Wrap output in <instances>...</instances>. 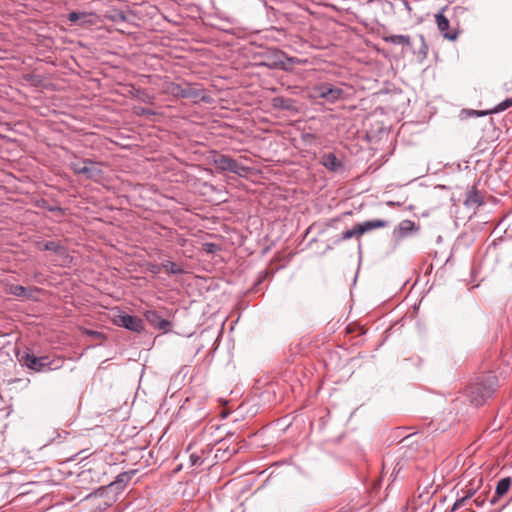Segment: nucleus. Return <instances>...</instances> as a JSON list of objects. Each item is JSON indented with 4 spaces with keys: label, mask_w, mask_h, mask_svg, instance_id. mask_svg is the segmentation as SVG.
I'll return each mask as SVG.
<instances>
[{
    "label": "nucleus",
    "mask_w": 512,
    "mask_h": 512,
    "mask_svg": "<svg viewBox=\"0 0 512 512\" xmlns=\"http://www.w3.org/2000/svg\"><path fill=\"white\" fill-rule=\"evenodd\" d=\"M87 163H90V159L86 158V159H78V158H75L73 161H71L70 163V168L73 170V172L75 174H82V168L83 166H86Z\"/></svg>",
    "instance_id": "nucleus-24"
},
{
    "label": "nucleus",
    "mask_w": 512,
    "mask_h": 512,
    "mask_svg": "<svg viewBox=\"0 0 512 512\" xmlns=\"http://www.w3.org/2000/svg\"><path fill=\"white\" fill-rule=\"evenodd\" d=\"M190 462H191V465H193V466H199L203 463V460L200 456H198L196 454H191Z\"/></svg>",
    "instance_id": "nucleus-27"
},
{
    "label": "nucleus",
    "mask_w": 512,
    "mask_h": 512,
    "mask_svg": "<svg viewBox=\"0 0 512 512\" xmlns=\"http://www.w3.org/2000/svg\"><path fill=\"white\" fill-rule=\"evenodd\" d=\"M420 39H421V42H422V47H421L420 52L423 53L424 56H426L427 50H428V46L425 43V39H424L423 35H420Z\"/></svg>",
    "instance_id": "nucleus-29"
},
{
    "label": "nucleus",
    "mask_w": 512,
    "mask_h": 512,
    "mask_svg": "<svg viewBox=\"0 0 512 512\" xmlns=\"http://www.w3.org/2000/svg\"><path fill=\"white\" fill-rule=\"evenodd\" d=\"M498 387L497 377L493 374L486 375L482 381L467 386L465 394L471 404L481 406L492 397Z\"/></svg>",
    "instance_id": "nucleus-1"
},
{
    "label": "nucleus",
    "mask_w": 512,
    "mask_h": 512,
    "mask_svg": "<svg viewBox=\"0 0 512 512\" xmlns=\"http://www.w3.org/2000/svg\"><path fill=\"white\" fill-rule=\"evenodd\" d=\"M345 92L343 89L334 86L330 83H322L314 88V96L316 98L324 99L329 103H335L343 99Z\"/></svg>",
    "instance_id": "nucleus-4"
},
{
    "label": "nucleus",
    "mask_w": 512,
    "mask_h": 512,
    "mask_svg": "<svg viewBox=\"0 0 512 512\" xmlns=\"http://www.w3.org/2000/svg\"><path fill=\"white\" fill-rule=\"evenodd\" d=\"M212 163L217 170L221 172L229 171L240 177H245L250 170V168L243 166L242 164L238 163L235 159L225 154L215 155L213 157Z\"/></svg>",
    "instance_id": "nucleus-3"
},
{
    "label": "nucleus",
    "mask_w": 512,
    "mask_h": 512,
    "mask_svg": "<svg viewBox=\"0 0 512 512\" xmlns=\"http://www.w3.org/2000/svg\"><path fill=\"white\" fill-rule=\"evenodd\" d=\"M82 175H85L87 179L99 180L103 176V171L100 168V164L90 159V163L82 168Z\"/></svg>",
    "instance_id": "nucleus-11"
},
{
    "label": "nucleus",
    "mask_w": 512,
    "mask_h": 512,
    "mask_svg": "<svg viewBox=\"0 0 512 512\" xmlns=\"http://www.w3.org/2000/svg\"><path fill=\"white\" fill-rule=\"evenodd\" d=\"M271 105L274 109L297 112L296 102L292 98L277 96L272 98Z\"/></svg>",
    "instance_id": "nucleus-10"
},
{
    "label": "nucleus",
    "mask_w": 512,
    "mask_h": 512,
    "mask_svg": "<svg viewBox=\"0 0 512 512\" xmlns=\"http://www.w3.org/2000/svg\"><path fill=\"white\" fill-rule=\"evenodd\" d=\"M93 17L92 13L88 12H79V11H72L68 14V20L73 23L80 26H85L87 24L92 23L91 18Z\"/></svg>",
    "instance_id": "nucleus-16"
},
{
    "label": "nucleus",
    "mask_w": 512,
    "mask_h": 512,
    "mask_svg": "<svg viewBox=\"0 0 512 512\" xmlns=\"http://www.w3.org/2000/svg\"><path fill=\"white\" fill-rule=\"evenodd\" d=\"M383 40L386 43H391L395 45L411 46V40L408 35H389L385 36Z\"/></svg>",
    "instance_id": "nucleus-21"
},
{
    "label": "nucleus",
    "mask_w": 512,
    "mask_h": 512,
    "mask_svg": "<svg viewBox=\"0 0 512 512\" xmlns=\"http://www.w3.org/2000/svg\"><path fill=\"white\" fill-rule=\"evenodd\" d=\"M162 268L170 274H182L184 271L182 268L178 267L174 262L172 261H166L165 263H162Z\"/></svg>",
    "instance_id": "nucleus-26"
},
{
    "label": "nucleus",
    "mask_w": 512,
    "mask_h": 512,
    "mask_svg": "<svg viewBox=\"0 0 512 512\" xmlns=\"http://www.w3.org/2000/svg\"><path fill=\"white\" fill-rule=\"evenodd\" d=\"M287 60L289 61L290 64H294L295 63L294 58H287Z\"/></svg>",
    "instance_id": "nucleus-34"
},
{
    "label": "nucleus",
    "mask_w": 512,
    "mask_h": 512,
    "mask_svg": "<svg viewBox=\"0 0 512 512\" xmlns=\"http://www.w3.org/2000/svg\"><path fill=\"white\" fill-rule=\"evenodd\" d=\"M465 204L468 206H480L483 204V198L475 187L466 193Z\"/></svg>",
    "instance_id": "nucleus-20"
},
{
    "label": "nucleus",
    "mask_w": 512,
    "mask_h": 512,
    "mask_svg": "<svg viewBox=\"0 0 512 512\" xmlns=\"http://www.w3.org/2000/svg\"><path fill=\"white\" fill-rule=\"evenodd\" d=\"M146 320L154 327L163 330L168 331L171 327V323L162 318L160 314L155 310H148L144 314Z\"/></svg>",
    "instance_id": "nucleus-9"
},
{
    "label": "nucleus",
    "mask_w": 512,
    "mask_h": 512,
    "mask_svg": "<svg viewBox=\"0 0 512 512\" xmlns=\"http://www.w3.org/2000/svg\"><path fill=\"white\" fill-rule=\"evenodd\" d=\"M48 210L50 212H58V213H63V209L59 206H53V207H49Z\"/></svg>",
    "instance_id": "nucleus-33"
},
{
    "label": "nucleus",
    "mask_w": 512,
    "mask_h": 512,
    "mask_svg": "<svg viewBox=\"0 0 512 512\" xmlns=\"http://www.w3.org/2000/svg\"><path fill=\"white\" fill-rule=\"evenodd\" d=\"M284 58V53L281 52V51H274V59L272 62L270 63H267L266 65L269 67V68H281V69H286V66H285V62L283 60Z\"/></svg>",
    "instance_id": "nucleus-22"
},
{
    "label": "nucleus",
    "mask_w": 512,
    "mask_h": 512,
    "mask_svg": "<svg viewBox=\"0 0 512 512\" xmlns=\"http://www.w3.org/2000/svg\"><path fill=\"white\" fill-rule=\"evenodd\" d=\"M8 293L16 297L31 298L32 289L26 288L22 285L12 284L8 286Z\"/></svg>",
    "instance_id": "nucleus-19"
},
{
    "label": "nucleus",
    "mask_w": 512,
    "mask_h": 512,
    "mask_svg": "<svg viewBox=\"0 0 512 512\" xmlns=\"http://www.w3.org/2000/svg\"><path fill=\"white\" fill-rule=\"evenodd\" d=\"M135 474V471L134 470H131V471H126V472H123V473H120L116 479L111 482L109 484V487L112 488V490L115 492V493H118L120 491H122L124 489V487L129 483V481L132 479V477L134 476Z\"/></svg>",
    "instance_id": "nucleus-12"
},
{
    "label": "nucleus",
    "mask_w": 512,
    "mask_h": 512,
    "mask_svg": "<svg viewBox=\"0 0 512 512\" xmlns=\"http://www.w3.org/2000/svg\"><path fill=\"white\" fill-rule=\"evenodd\" d=\"M114 322L116 325L124 327L133 332H141L144 329L142 319L134 315L119 314L115 317Z\"/></svg>",
    "instance_id": "nucleus-5"
},
{
    "label": "nucleus",
    "mask_w": 512,
    "mask_h": 512,
    "mask_svg": "<svg viewBox=\"0 0 512 512\" xmlns=\"http://www.w3.org/2000/svg\"><path fill=\"white\" fill-rule=\"evenodd\" d=\"M415 230H417L415 222L406 219V220L401 221L398 224V226L395 227L392 235L396 241H399V240L407 237L408 235H410Z\"/></svg>",
    "instance_id": "nucleus-8"
},
{
    "label": "nucleus",
    "mask_w": 512,
    "mask_h": 512,
    "mask_svg": "<svg viewBox=\"0 0 512 512\" xmlns=\"http://www.w3.org/2000/svg\"><path fill=\"white\" fill-rule=\"evenodd\" d=\"M486 501V497L483 496V495H479L478 497H476L474 499V503L477 505V506H482Z\"/></svg>",
    "instance_id": "nucleus-30"
},
{
    "label": "nucleus",
    "mask_w": 512,
    "mask_h": 512,
    "mask_svg": "<svg viewBox=\"0 0 512 512\" xmlns=\"http://www.w3.org/2000/svg\"><path fill=\"white\" fill-rule=\"evenodd\" d=\"M435 21L437 27L443 37L450 41H455L458 38L459 31L457 29L450 30V22L447 17L443 15L442 12H439L435 15Z\"/></svg>",
    "instance_id": "nucleus-7"
},
{
    "label": "nucleus",
    "mask_w": 512,
    "mask_h": 512,
    "mask_svg": "<svg viewBox=\"0 0 512 512\" xmlns=\"http://www.w3.org/2000/svg\"><path fill=\"white\" fill-rule=\"evenodd\" d=\"M321 164L332 172H337L343 168V163L333 153L324 154L321 158Z\"/></svg>",
    "instance_id": "nucleus-13"
},
{
    "label": "nucleus",
    "mask_w": 512,
    "mask_h": 512,
    "mask_svg": "<svg viewBox=\"0 0 512 512\" xmlns=\"http://www.w3.org/2000/svg\"><path fill=\"white\" fill-rule=\"evenodd\" d=\"M510 500L512 501V496H511V499H510Z\"/></svg>",
    "instance_id": "nucleus-36"
},
{
    "label": "nucleus",
    "mask_w": 512,
    "mask_h": 512,
    "mask_svg": "<svg viewBox=\"0 0 512 512\" xmlns=\"http://www.w3.org/2000/svg\"><path fill=\"white\" fill-rule=\"evenodd\" d=\"M390 225L389 221L382 219L368 220L359 224V231L363 235L374 229L385 228Z\"/></svg>",
    "instance_id": "nucleus-15"
},
{
    "label": "nucleus",
    "mask_w": 512,
    "mask_h": 512,
    "mask_svg": "<svg viewBox=\"0 0 512 512\" xmlns=\"http://www.w3.org/2000/svg\"><path fill=\"white\" fill-rule=\"evenodd\" d=\"M136 114L137 115H148V114H152V113L148 109L140 108L139 110H136Z\"/></svg>",
    "instance_id": "nucleus-31"
},
{
    "label": "nucleus",
    "mask_w": 512,
    "mask_h": 512,
    "mask_svg": "<svg viewBox=\"0 0 512 512\" xmlns=\"http://www.w3.org/2000/svg\"><path fill=\"white\" fill-rule=\"evenodd\" d=\"M120 17H121L122 20H125V16H124L123 13L120 14Z\"/></svg>",
    "instance_id": "nucleus-35"
},
{
    "label": "nucleus",
    "mask_w": 512,
    "mask_h": 512,
    "mask_svg": "<svg viewBox=\"0 0 512 512\" xmlns=\"http://www.w3.org/2000/svg\"><path fill=\"white\" fill-rule=\"evenodd\" d=\"M512 107V98L505 99L504 101L497 104L494 108L487 110V111H475L473 110L471 113L476 116H486L488 114H495L502 111H505L506 109Z\"/></svg>",
    "instance_id": "nucleus-17"
},
{
    "label": "nucleus",
    "mask_w": 512,
    "mask_h": 512,
    "mask_svg": "<svg viewBox=\"0 0 512 512\" xmlns=\"http://www.w3.org/2000/svg\"><path fill=\"white\" fill-rule=\"evenodd\" d=\"M171 91L175 96L181 98L191 99L194 101H197L198 99L204 100V96L202 95L203 91L190 84H185L183 86L174 84Z\"/></svg>",
    "instance_id": "nucleus-6"
},
{
    "label": "nucleus",
    "mask_w": 512,
    "mask_h": 512,
    "mask_svg": "<svg viewBox=\"0 0 512 512\" xmlns=\"http://www.w3.org/2000/svg\"><path fill=\"white\" fill-rule=\"evenodd\" d=\"M43 250L53 251L58 255H63L66 252L64 246L56 241H47L43 246Z\"/></svg>",
    "instance_id": "nucleus-23"
},
{
    "label": "nucleus",
    "mask_w": 512,
    "mask_h": 512,
    "mask_svg": "<svg viewBox=\"0 0 512 512\" xmlns=\"http://www.w3.org/2000/svg\"><path fill=\"white\" fill-rule=\"evenodd\" d=\"M18 360L22 365L35 372L56 370L63 364V360L61 359L51 360L49 356L37 357L30 352H24L21 355L18 354Z\"/></svg>",
    "instance_id": "nucleus-2"
},
{
    "label": "nucleus",
    "mask_w": 512,
    "mask_h": 512,
    "mask_svg": "<svg viewBox=\"0 0 512 512\" xmlns=\"http://www.w3.org/2000/svg\"><path fill=\"white\" fill-rule=\"evenodd\" d=\"M110 492H114V491L112 490V488L109 487V485L101 486L98 489H96L94 492L90 493L87 496V498L89 499V498H93V497H95V498L96 497H100V498L106 497V498H108V500H106L104 502V506L110 507L114 501V496H111V497L109 496Z\"/></svg>",
    "instance_id": "nucleus-18"
},
{
    "label": "nucleus",
    "mask_w": 512,
    "mask_h": 512,
    "mask_svg": "<svg viewBox=\"0 0 512 512\" xmlns=\"http://www.w3.org/2000/svg\"><path fill=\"white\" fill-rule=\"evenodd\" d=\"M362 234L359 231V224L354 226L352 229L344 231L340 236V241H345L351 239L352 237L361 236Z\"/></svg>",
    "instance_id": "nucleus-25"
},
{
    "label": "nucleus",
    "mask_w": 512,
    "mask_h": 512,
    "mask_svg": "<svg viewBox=\"0 0 512 512\" xmlns=\"http://www.w3.org/2000/svg\"><path fill=\"white\" fill-rule=\"evenodd\" d=\"M512 483L511 477H504L500 479L496 485L495 489V495L491 498L490 504L494 505L499 498H501L503 495H505Z\"/></svg>",
    "instance_id": "nucleus-14"
},
{
    "label": "nucleus",
    "mask_w": 512,
    "mask_h": 512,
    "mask_svg": "<svg viewBox=\"0 0 512 512\" xmlns=\"http://www.w3.org/2000/svg\"><path fill=\"white\" fill-rule=\"evenodd\" d=\"M475 494V490L473 488L469 489L466 494L463 496L466 500L470 499Z\"/></svg>",
    "instance_id": "nucleus-32"
},
{
    "label": "nucleus",
    "mask_w": 512,
    "mask_h": 512,
    "mask_svg": "<svg viewBox=\"0 0 512 512\" xmlns=\"http://www.w3.org/2000/svg\"><path fill=\"white\" fill-rule=\"evenodd\" d=\"M466 501L467 500L464 497H461V498L457 499L456 502L452 506L451 512H454L457 509H459L460 507H462L465 504Z\"/></svg>",
    "instance_id": "nucleus-28"
}]
</instances>
